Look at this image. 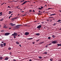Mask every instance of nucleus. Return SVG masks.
<instances>
[{
	"label": "nucleus",
	"mask_w": 61,
	"mask_h": 61,
	"mask_svg": "<svg viewBox=\"0 0 61 61\" xmlns=\"http://www.w3.org/2000/svg\"><path fill=\"white\" fill-rule=\"evenodd\" d=\"M32 44H35V43H34V42H32Z\"/></svg>",
	"instance_id": "c03bdc74"
},
{
	"label": "nucleus",
	"mask_w": 61,
	"mask_h": 61,
	"mask_svg": "<svg viewBox=\"0 0 61 61\" xmlns=\"http://www.w3.org/2000/svg\"><path fill=\"white\" fill-rule=\"evenodd\" d=\"M38 9L39 10L40 9V10H41L42 9H41V8H38Z\"/></svg>",
	"instance_id": "c85d7f7f"
},
{
	"label": "nucleus",
	"mask_w": 61,
	"mask_h": 61,
	"mask_svg": "<svg viewBox=\"0 0 61 61\" xmlns=\"http://www.w3.org/2000/svg\"><path fill=\"white\" fill-rule=\"evenodd\" d=\"M52 36L53 38H55V37H56V36L54 35H52Z\"/></svg>",
	"instance_id": "a211bd4d"
},
{
	"label": "nucleus",
	"mask_w": 61,
	"mask_h": 61,
	"mask_svg": "<svg viewBox=\"0 0 61 61\" xmlns=\"http://www.w3.org/2000/svg\"><path fill=\"white\" fill-rule=\"evenodd\" d=\"M43 43H44V42H41V43H40V44H43Z\"/></svg>",
	"instance_id": "2f4dec72"
},
{
	"label": "nucleus",
	"mask_w": 61,
	"mask_h": 61,
	"mask_svg": "<svg viewBox=\"0 0 61 61\" xmlns=\"http://www.w3.org/2000/svg\"><path fill=\"white\" fill-rule=\"evenodd\" d=\"M57 46H61V44H57Z\"/></svg>",
	"instance_id": "f3484780"
},
{
	"label": "nucleus",
	"mask_w": 61,
	"mask_h": 61,
	"mask_svg": "<svg viewBox=\"0 0 61 61\" xmlns=\"http://www.w3.org/2000/svg\"><path fill=\"white\" fill-rule=\"evenodd\" d=\"M36 35L37 36H39L40 34L39 33H37L36 34Z\"/></svg>",
	"instance_id": "2eb2a0df"
},
{
	"label": "nucleus",
	"mask_w": 61,
	"mask_h": 61,
	"mask_svg": "<svg viewBox=\"0 0 61 61\" xmlns=\"http://www.w3.org/2000/svg\"><path fill=\"white\" fill-rule=\"evenodd\" d=\"M8 50H11V48L10 47L9 48H8Z\"/></svg>",
	"instance_id": "bb28decb"
},
{
	"label": "nucleus",
	"mask_w": 61,
	"mask_h": 61,
	"mask_svg": "<svg viewBox=\"0 0 61 61\" xmlns=\"http://www.w3.org/2000/svg\"><path fill=\"white\" fill-rule=\"evenodd\" d=\"M5 31V30H1V32H4Z\"/></svg>",
	"instance_id": "58836bf2"
},
{
	"label": "nucleus",
	"mask_w": 61,
	"mask_h": 61,
	"mask_svg": "<svg viewBox=\"0 0 61 61\" xmlns=\"http://www.w3.org/2000/svg\"><path fill=\"white\" fill-rule=\"evenodd\" d=\"M19 46H20V47H21V46H21V45H19Z\"/></svg>",
	"instance_id": "a18cd8bd"
},
{
	"label": "nucleus",
	"mask_w": 61,
	"mask_h": 61,
	"mask_svg": "<svg viewBox=\"0 0 61 61\" xmlns=\"http://www.w3.org/2000/svg\"><path fill=\"white\" fill-rule=\"evenodd\" d=\"M10 25H11V26H14V25H16L15 24H13L12 23L10 24Z\"/></svg>",
	"instance_id": "0eeeda50"
},
{
	"label": "nucleus",
	"mask_w": 61,
	"mask_h": 61,
	"mask_svg": "<svg viewBox=\"0 0 61 61\" xmlns=\"http://www.w3.org/2000/svg\"><path fill=\"white\" fill-rule=\"evenodd\" d=\"M51 38V37H48V39H50Z\"/></svg>",
	"instance_id": "c756f323"
},
{
	"label": "nucleus",
	"mask_w": 61,
	"mask_h": 61,
	"mask_svg": "<svg viewBox=\"0 0 61 61\" xmlns=\"http://www.w3.org/2000/svg\"><path fill=\"white\" fill-rule=\"evenodd\" d=\"M53 58H51L50 59V60L51 61H53Z\"/></svg>",
	"instance_id": "aec40b11"
},
{
	"label": "nucleus",
	"mask_w": 61,
	"mask_h": 61,
	"mask_svg": "<svg viewBox=\"0 0 61 61\" xmlns=\"http://www.w3.org/2000/svg\"><path fill=\"white\" fill-rule=\"evenodd\" d=\"M11 29V27L10 28H9V29Z\"/></svg>",
	"instance_id": "49530a36"
},
{
	"label": "nucleus",
	"mask_w": 61,
	"mask_h": 61,
	"mask_svg": "<svg viewBox=\"0 0 61 61\" xmlns=\"http://www.w3.org/2000/svg\"><path fill=\"white\" fill-rule=\"evenodd\" d=\"M39 15H42V14L41 13H39Z\"/></svg>",
	"instance_id": "6e6d98bb"
},
{
	"label": "nucleus",
	"mask_w": 61,
	"mask_h": 61,
	"mask_svg": "<svg viewBox=\"0 0 61 61\" xmlns=\"http://www.w3.org/2000/svg\"><path fill=\"white\" fill-rule=\"evenodd\" d=\"M52 43H53V44H56V41H54L52 42Z\"/></svg>",
	"instance_id": "1a4fd4ad"
},
{
	"label": "nucleus",
	"mask_w": 61,
	"mask_h": 61,
	"mask_svg": "<svg viewBox=\"0 0 61 61\" xmlns=\"http://www.w3.org/2000/svg\"><path fill=\"white\" fill-rule=\"evenodd\" d=\"M0 60H2L3 59V57H0Z\"/></svg>",
	"instance_id": "6ab92c4d"
},
{
	"label": "nucleus",
	"mask_w": 61,
	"mask_h": 61,
	"mask_svg": "<svg viewBox=\"0 0 61 61\" xmlns=\"http://www.w3.org/2000/svg\"><path fill=\"white\" fill-rule=\"evenodd\" d=\"M4 19L2 18L1 20H0V21H3V20Z\"/></svg>",
	"instance_id": "a878e982"
},
{
	"label": "nucleus",
	"mask_w": 61,
	"mask_h": 61,
	"mask_svg": "<svg viewBox=\"0 0 61 61\" xmlns=\"http://www.w3.org/2000/svg\"><path fill=\"white\" fill-rule=\"evenodd\" d=\"M22 2H23V1H21V3H22Z\"/></svg>",
	"instance_id": "e2e57ef3"
},
{
	"label": "nucleus",
	"mask_w": 61,
	"mask_h": 61,
	"mask_svg": "<svg viewBox=\"0 0 61 61\" xmlns=\"http://www.w3.org/2000/svg\"><path fill=\"white\" fill-rule=\"evenodd\" d=\"M49 18H53V17H49Z\"/></svg>",
	"instance_id": "09e8293b"
},
{
	"label": "nucleus",
	"mask_w": 61,
	"mask_h": 61,
	"mask_svg": "<svg viewBox=\"0 0 61 61\" xmlns=\"http://www.w3.org/2000/svg\"><path fill=\"white\" fill-rule=\"evenodd\" d=\"M47 21H49V20H47Z\"/></svg>",
	"instance_id": "864d4df0"
},
{
	"label": "nucleus",
	"mask_w": 61,
	"mask_h": 61,
	"mask_svg": "<svg viewBox=\"0 0 61 61\" xmlns=\"http://www.w3.org/2000/svg\"><path fill=\"white\" fill-rule=\"evenodd\" d=\"M17 18V17H16L15 18H14L11 19V20H12V21H14L15 20V19H16Z\"/></svg>",
	"instance_id": "39448f33"
},
{
	"label": "nucleus",
	"mask_w": 61,
	"mask_h": 61,
	"mask_svg": "<svg viewBox=\"0 0 61 61\" xmlns=\"http://www.w3.org/2000/svg\"><path fill=\"white\" fill-rule=\"evenodd\" d=\"M48 47V46H45V47H46V48H47Z\"/></svg>",
	"instance_id": "c9c22d12"
},
{
	"label": "nucleus",
	"mask_w": 61,
	"mask_h": 61,
	"mask_svg": "<svg viewBox=\"0 0 61 61\" xmlns=\"http://www.w3.org/2000/svg\"><path fill=\"white\" fill-rule=\"evenodd\" d=\"M56 24H57V23H54V24L53 25H56Z\"/></svg>",
	"instance_id": "5701e85b"
},
{
	"label": "nucleus",
	"mask_w": 61,
	"mask_h": 61,
	"mask_svg": "<svg viewBox=\"0 0 61 61\" xmlns=\"http://www.w3.org/2000/svg\"><path fill=\"white\" fill-rule=\"evenodd\" d=\"M33 12H35V11L34 10H33Z\"/></svg>",
	"instance_id": "ea45409f"
},
{
	"label": "nucleus",
	"mask_w": 61,
	"mask_h": 61,
	"mask_svg": "<svg viewBox=\"0 0 61 61\" xmlns=\"http://www.w3.org/2000/svg\"><path fill=\"white\" fill-rule=\"evenodd\" d=\"M39 12H41V13H43V12H41L40 11H39Z\"/></svg>",
	"instance_id": "de8ad7c7"
},
{
	"label": "nucleus",
	"mask_w": 61,
	"mask_h": 61,
	"mask_svg": "<svg viewBox=\"0 0 61 61\" xmlns=\"http://www.w3.org/2000/svg\"><path fill=\"white\" fill-rule=\"evenodd\" d=\"M14 38H16V36H14Z\"/></svg>",
	"instance_id": "4c0bfd02"
},
{
	"label": "nucleus",
	"mask_w": 61,
	"mask_h": 61,
	"mask_svg": "<svg viewBox=\"0 0 61 61\" xmlns=\"http://www.w3.org/2000/svg\"><path fill=\"white\" fill-rule=\"evenodd\" d=\"M2 12H0V16H1V15H2Z\"/></svg>",
	"instance_id": "4be33fe9"
},
{
	"label": "nucleus",
	"mask_w": 61,
	"mask_h": 61,
	"mask_svg": "<svg viewBox=\"0 0 61 61\" xmlns=\"http://www.w3.org/2000/svg\"><path fill=\"white\" fill-rule=\"evenodd\" d=\"M29 61H32V60H29Z\"/></svg>",
	"instance_id": "8fccbe9b"
},
{
	"label": "nucleus",
	"mask_w": 61,
	"mask_h": 61,
	"mask_svg": "<svg viewBox=\"0 0 61 61\" xmlns=\"http://www.w3.org/2000/svg\"><path fill=\"white\" fill-rule=\"evenodd\" d=\"M56 14H52L50 15V16H52V15H56Z\"/></svg>",
	"instance_id": "9b49d317"
},
{
	"label": "nucleus",
	"mask_w": 61,
	"mask_h": 61,
	"mask_svg": "<svg viewBox=\"0 0 61 61\" xmlns=\"http://www.w3.org/2000/svg\"><path fill=\"white\" fill-rule=\"evenodd\" d=\"M5 4V3H3L2 4H1V5H2L3 4Z\"/></svg>",
	"instance_id": "37998d69"
},
{
	"label": "nucleus",
	"mask_w": 61,
	"mask_h": 61,
	"mask_svg": "<svg viewBox=\"0 0 61 61\" xmlns=\"http://www.w3.org/2000/svg\"><path fill=\"white\" fill-rule=\"evenodd\" d=\"M25 1V0H23L22 1H23V2H24V1Z\"/></svg>",
	"instance_id": "13d9d810"
},
{
	"label": "nucleus",
	"mask_w": 61,
	"mask_h": 61,
	"mask_svg": "<svg viewBox=\"0 0 61 61\" xmlns=\"http://www.w3.org/2000/svg\"><path fill=\"white\" fill-rule=\"evenodd\" d=\"M12 53L10 52V55H12Z\"/></svg>",
	"instance_id": "e433bc0d"
},
{
	"label": "nucleus",
	"mask_w": 61,
	"mask_h": 61,
	"mask_svg": "<svg viewBox=\"0 0 61 61\" xmlns=\"http://www.w3.org/2000/svg\"><path fill=\"white\" fill-rule=\"evenodd\" d=\"M10 34V33H6L5 34V36H8Z\"/></svg>",
	"instance_id": "423d86ee"
},
{
	"label": "nucleus",
	"mask_w": 61,
	"mask_h": 61,
	"mask_svg": "<svg viewBox=\"0 0 61 61\" xmlns=\"http://www.w3.org/2000/svg\"><path fill=\"white\" fill-rule=\"evenodd\" d=\"M29 34V32H26L25 33V35H26V36H27V35H28Z\"/></svg>",
	"instance_id": "20e7f679"
},
{
	"label": "nucleus",
	"mask_w": 61,
	"mask_h": 61,
	"mask_svg": "<svg viewBox=\"0 0 61 61\" xmlns=\"http://www.w3.org/2000/svg\"><path fill=\"white\" fill-rule=\"evenodd\" d=\"M16 44H17V45H19V44H20V43L19 42H18V41H17L16 42Z\"/></svg>",
	"instance_id": "f8f14e48"
},
{
	"label": "nucleus",
	"mask_w": 61,
	"mask_h": 61,
	"mask_svg": "<svg viewBox=\"0 0 61 61\" xmlns=\"http://www.w3.org/2000/svg\"><path fill=\"white\" fill-rule=\"evenodd\" d=\"M11 15H13V14H11Z\"/></svg>",
	"instance_id": "69168bd1"
},
{
	"label": "nucleus",
	"mask_w": 61,
	"mask_h": 61,
	"mask_svg": "<svg viewBox=\"0 0 61 61\" xmlns=\"http://www.w3.org/2000/svg\"><path fill=\"white\" fill-rule=\"evenodd\" d=\"M29 12H32V10H30L29 11Z\"/></svg>",
	"instance_id": "3c124183"
},
{
	"label": "nucleus",
	"mask_w": 61,
	"mask_h": 61,
	"mask_svg": "<svg viewBox=\"0 0 61 61\" xmlns=\"http://www.w3.org/2000/svg\"><path fill=\"white\" fill-rule=\"evenodd\" d=\"M41 9H43V7L42 6H41Z\"/></svg>",
	"instance_id": "f704fd0d"
},
{
	"label": "nucleus",
	"mask_w": 61,
	"mask_h": 61,
	"mask_svg": "<svg viewBox=\"0 0 61 61\" xmlns=\"http://www.w3.org/2000/svg\"><path fill=\"white\" fill-rule=\"evenodd\" d=\"M17 34V33L15 32L14 33V34H12V36H17L18 35Z\"/></svg>",
	"instance_id": "f03ea898"
},
{
	"label": "nucleus",
	"mask_w": 61,
	"mask_h": 61,
	"mask_svg": "<svg viewBox=\"0 0 61 61\" xmlns=\"http://www.w3.org/2000/svg\"><path fill=\"white\" fill-rule=\"evenodd\" d=\"M21 12H22L23 13H24V11H21Z\"/></svg>",
	"instance_id": "bf43d9fd"
},
{
	"label": "nucleus",
	"mask_w": 61,
	"mask_h": 61,
	"mask_svg": "<svg viewBox=\"0 0 61 61\" xmlns=\"http://www.w3.org/2000/svg\"><path fill=\"white\" fill-rule=\"evenodd\" d=\"M0 46H1V47H3V44H1L0 45Z\"/></svg>",
	"instance_id": "ddd939ff"
},
{
	"label": "nucleus",
	"mask_w": 61,
	"mask_h": 61,
	"mask_svg": "<svg viewBox=\"0 0 61 61\" xmlns=\"http://www.w3.org/2000/svg\"><path fill=\"white\" fill-rule=\"evenodd\" d=\"M41 26H42L41 25H40L38 26L37 27V28H38V29H40V28H41Z\"/></svg>",
	"instance_id": "7ed1b4c3"
},
{
	"label": "nucleus",
	"mask_w": 61,
	"mask_h": 61,
	"mask_svg": "<svg viewBox=\"0 0 61 61\" xmlns=\"http://www.w3.org/2000/svg\"><path fill=\"white\" fill-rule=\"evenodd\" d=\"M44 54H47V52H45L44 53Z\"/></svg>",
	"instance_id": "473e14b6"
},
{
	"label": "nucleus",
	"mask_w": 61,
	"mask_h": 61,
	"mask_svg": "<svg viewBox=\"0 0 61 61\" xmlns=\"http://www.w3.org/2000/svg\"><path fill=\"white\" fill-rule=\"evenodd\" d=\"M9 58H8V57H6L5 58V59H4V60H8V59Z\"/></svg>",
	"instance_id": "9d476101"
},
{
	"label": "nucleus",
	"mask_w": 61,
	"mask_h": 61,
	"mask_svg": "<svg viewBox=\"0 0 61 61\" xmlns=\"http://www.w3.org/2000/svg\"><path fill=\"white\" fill-rule=\"evenodd\" d=\"M3 44L4 45V46H5V45H6V43H3Z\"/></svg>",
	"instance_id": "412c9836"
},
{
	"label": "nucleus",
	"mask_w": 61,
	"mask_h": 61,
	"mask_svg": "<svg viewBox=\"0 0 61 61\" xmlns=\"http://www.w3.org/2000/svg\"><path fill=\"white\" fill-rule=\"evenodd\" d=\"M8 7H9V8H11V7H10V6H8Z\"/></svg>",
	"instance_id": "79ce46f5"
},
{
	"label": "nucleus",
	"mask_w": 61,
	"mask_h": 61,
	"mask_svg": "<svg viewBox=\"0 0 61 61\" xmlns=\"http://www.w3.org/2000/svg\"><path fill=\"white\" fill-rule=\"evenodd\" d=\"M39 58H40V59H42V57L41 56H39Z\"/></svg>",
	"instance_id": "393cba45"
},
{
	"label": "nucleus",
	"mask_w": 61,
	"mask_h": 61,
	"mask_svg": "<svg viewBox=\"0 0 61 61\" xmlns=\"http://www.w3.org/2000/svg\"><path fill=\"white\" fill-rule=\"evenodd\" d=\"M52 9V8H48V9Z\"/></svg>",
	"instance_id": "a19ab883"
},
{
	"label": "nucleus",
	"mask_w": 61,
	"mask_h": 61,
	"mask_svg": "<svg viewBox=\"0 0 61 61\" xmlns=\"http://www.w3.org/2000/svg\"><path fill=\"white\" fill-rule=\"evenodd\" d=\"M29 2V1H25L22 4H21V5H23L25 4V3H26V2Z\"/></svg>",
	"instance_id": "6e6552de"
},
{
	"label": "nucleus",
	"mask_w": 61,
	"mask_h": 61,
	"mask_svg": "<svg viewBox=\"0 0 61 61\" xmlns=\"http://www.w3.org/2000/svg\"><path fill=\"white\" fill-rule=\"evenodd\" d=\"M13 11H12V12L10 11V12H11V13H13Z\"/></svg>",
	"instance_id": "680f3d73"
},
{
	"label": "nucleus",
	"mask_w": 61,
	"mask_h": 61,
	"mask_svg": "<svg viewBox=\"0 0 61 61\" xmlns=\"http://www.w3.org/2000/svg\"><path fill=\"white\" fill-rule=\"evenodd\" d=\"M21 25H16L15 27V28H19L20 27L19 26H21Z\"/></svg>",
	"instance_id": "f257e3e1"
},
{
	"label": "nucleus",
	"mask_w": 61,
	"mask_h": 61,
	"mask_svg": "<svg viewBox=\"0 0 61 61\" xmlns=\"http://www.w3.org/2000/svg\"><path fill=\"white\" fill-rule=\"evenodd\" d=\"M51 45V43H50V44H47V45H46V46H50V45Z\"/></svg>",
	"instance_id": "b1692460"
},
{
	"label": "nucleus",
	"mask_w": 61,
	"mask_h": 61,
	"mask_svg": "<svg viewBox=\"0 0 61 61\" xmlns=\"http://www.w3.org/2000/svg\"><path fill=\"white\" fill-rule=\"evenodd\" d=\"M60 21H61V20H58V22H60Z\"/></svg>",
	"instance_id": "7c9ffc66"
},
{
	"label": "nucleus",
	"mask_w": 61,
	"mask_h": 61,
	"mask_svg": "<svg viewBox=\"0 0 61 61\" xmlns=\"http://www.w3.org/2000/svg\"><path fill=\"white\" fill-rule=\"evenodd\" d=\"M10 17H9V19H10Z\"/></svg>",
	"instance_id": "0e129e2a"
},
{
	"label": "nucleus",
	"mask_w": 61,
	"mask_h": 61,
	"mask_svg": "<svg viewBox=\"0 0 61 61\" xmlns=\"http://www.w3.org/2000/svg\"><path fill=\"white\" fill-rule=\"evenodd\" d=\"M60 12H61V10H60Z\"/></svg>",
	"instance_id": "338daca9"
},
{
	"label": "nucleus",
	"mask_w": 61,
	"mask_h": 61,
	"mask_svg": "<svg viewBox=\"0 0 61 61\" xmlns=\"http://www.w3.org/2000/svg\"><path fill=\"white\" fill-rule=\"evenodd\" d=\"M39 41V39H38L36 40V41H37V42H38V41Z\"/></svg>",
	"instance_id": "72a5a7b5"
},
{
	"label": "nucleus",
	"mask_w": 61,
	"mask_h": 61,
	"mask_svg": "<svg viewBox=\"0 0 61 61\" xmlns=\"http://www.w3.org/2000/svg\"><path fill=\"white\" fill-rule=\"evenodd\" d=\"M12 15H11V16H10V17H12Z\"/></svg>",
	"instance_id": "4d7b16f0"
},
{
	"label": "nucleus",
	"mask_w": 61,
	"mask_h": 61,
	"mask_svg": "<svg viewBox=\"0 0 61 61\" xmlns=\"http://www.w3.org/2000/svg\"><path fill=\"white\" fill-rule=\"evenodd\" d=\"M59 61H61V59L59 60Z\"/></svg>",
	"instance_id": "5fc2aeb1"
},
{
	"label": "nucleus",
	"mask_w": 61,
	"mask_h": 61,
	"mask_svg": "<svg viewBox=\"0 0 61 61\" xmlns=\"http://www.w3.org/2000/svg\"><path fill=\"white\" fill-rule=\"evenodd\" d=\"M4 28H7V27H6V25H5L4 26Z\"/></svg>",
	"instance_id": "4468645a"
},
{
	"label": "nucleus",
	"mask_w": 61,
	"mask_h": 61,
	"mask_svg": "<svg viewBox=\"0 0 61 61\" xmlns=\"http://www.w3.org/2000/svg\"><path fill=\"white\" fill-rule=\"evenodd\" d=\"M50 22H52V21L51 20H50Z\"/></svg>",
	"instance_id": "052dcab7"
},
{
	"label": "nucleus",
	"mask_w": 61,
	"mask_h": 61,
	"mask_svg": "<svg viewBox=\"0 0 61 61\" xmlns=\"http://www.w3.org/2000/svg\"><path fill=\"white\" fill-rule=\"evenodd\" d=\"M2 43H4V42L3 41H2L1 42Z\"/></svg>",
	"instance_id": "603ef678"
},
{
	"label": "nucleus",
	"mask_w": 61,
	"mask_h": 61,
	"mask_svg": "<svg viewBox=\"0 0 61 61\" xmlns=\"http://www.w3.org/2000/svg\"><path fill=\"white\" fill-rule=\"evenodd\" d=\"M9 12V14H11V11H10Z\"/></svg>",
	"instance_id": "cd10ccee"
},
{
	"label": "nucleus",
	"mask_w": 61,
	"mask_h": 61,
	"mask_svg": "<svg viewBox=\"0 0 61 61\" xmlns=\"http://www.w3.org/2000/svg\"><path fill=\"white\" fill-rule=\"evenodd\" d=\"M28 39V40H32V39H33V38H28V39Z\"/></svg>",
	"instance_id": "dca6fc26"
},
{
	"label": "nucleus",
	"mask_w": 61,
	"mask_h": 61,
	"mask_svg": "<svg viewBox=\"0 0 61 61\" xmlns=\"http://www.w3.org/2000/svg\"><path fill=\"white\" fill-rule=\"evenodd\" d=\"M45 6H46V5H45Z\"/></svg>",
	"instance_id": "774afa93"
}]
</instances>
